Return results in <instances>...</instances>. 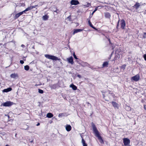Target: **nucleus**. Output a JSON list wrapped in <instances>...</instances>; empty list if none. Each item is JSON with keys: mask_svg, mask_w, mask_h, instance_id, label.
I'll return each mask as SVG.
<instances>
[{"mask_svg": "<svg viewBox=\"0 0 146 146\" xmlns=\"http://www.w3.org/2000/svg\"><path fill=\"white\" fill-rule=\"evenodd\" d=\"M91 125L92 128L95 134V136L98 138L101 144H104V142L102 137L100 136V133L96 127L95 124L93 123H91Z\"/></svg>", "mask_w": 146, "mask_h": 146, "instance_id": "f257e3e1", "label": "nucleus"}, {"mask_svg": "<svg viewBox=\"0 0 146 146\" xmlns=\"http://www.w3.org/2000/svg\"><path fill=\"white\" fill-rule=\"evenodd\" d=\"M110 91L109 90L108 92L104 93L103 94V98L105 99L106 101H108L111 100V97L113 96L112 94L110 93Z\"/></svg>", "mask_w": 146, "mask_h": 146, "instance_id": "f03ea898", "label": "nucleus"}, {"mask_svg": "<svg viewBox=\"0 0 146 146\" xmlns=\"http://www.w3.org/2000/svg\"><path fill=\"white\" fill-rule=\"evenodd\" d=\"M119 23L120 25V28L122 29H124L125 28V22L124 19H122L120 21L119 20L117 22L116 28L118 29L119 27Z\"/></svg>", "mask_w": 146, "mask_h": 146, "instance_id": "7ed1b4c3", "label": "nucleus"}, {"mask_svg": "<svg viewBox=\"0 0 146 146\" xmlns=\"http://www.w3.org/2000/svg\"><path fill=\"white\" fill-rule=\"evenodd\" d=\"M44 56L46 58L51 59L52 60H60V59H58V58L54 56L51 55L49 54H46L44 55Z\"/></svg>", "mask_w": 146, "mask_h": 146, "instance_id": "20e7f679", "label": "nucleus"}, {"mask_svg": "<svg viewBox=\"0 0 146 146\" xmlns=\"http://www.w3.org/2000/svg\"><path fill=\"white\" fill-rule=\"evenodd\" d=\"M13 104V102L9 101H7L3 104V105L5 107H9L12 106Z\"/></svg>", "mask_w": 146, "mask_h": 146, "instance_id": "39448f33", "label": "nucleus"}, {"mask_svg": "<svg viewBox=\"0 0 146 146\" xmlns=\"http://www.w3.org/2000/svg\"><path fill=\"white\" fill-rule=\"evenodd\" d=\"M70 3L72 5H77L79 4L80 3L77 0H72Z\"/></svg>", "mask_w": 146, "mask_h": 146, "instance_id": "423d86ee", "label": "nucleus"}, {"mask_svg": "<svg viewBox=\"0 0 146 146\" xmlns=\"http://www.w3.org/2000/svg\"><path fill=\"white\" fill-rule=\"evenodd\" d=\"M139 79V76L138 75H137L134 76L132 77L131 79L132 80H134L135 81H138Z\"/></svg>", "mask_w": 146, "mask_h": 146, "instance_id": "0eeeda50", "label": "nucleus"}, {"mask_svg": "<svg viewBox=\"0 0 146 146\" xmlns=\"http://www.w3.org/2000/svg\"><path fill=\"white\" fill-rule=\"evenodd\" d=\"M38 6V5H33L32 6H31L30 7H29L27 8L26 9V10L27 11H28L29 10H31L32 9L34 8H35L36 7H37Z\"/></svg>", "mask_w": 146, "mask_h": 146, "instance_id": "6e6552de", "label": "nucleus"}, {"mask_svg": "<svg viewBox=\"0 0 146 146\" xmlns=\"http://www.w3.org/2000/svg\"><path fill=\"white\" fill-rule=\"evenodd\" d=\"M126 66V65L125 64H124L122 65L121 66H119V68L120 69V71L123 72L124 71Z\"/></svg>", "mask_w": 146, "mask_h": 146, "instance_id": "1a4fd4ad", "label": "nucleus"}, {"mask_svg": "<svg viewBox=\"0 0 146 146\" xmlns=\"http://www.w3.org/2000/svg\"><path fill=\"white\" fill-rule=\"evenodd\" d=\"M67 60L68 62L71 64H73L74 63L73 58L72 56L67 58Z\"/></svg>", "mask_w": 146, "mask_h": 146, "instance_id": "9d476101", "label": "nucleus"}, {"mask_svg": "<svg viewBox=\"0 0 146 146\" xmlns=\"http://www.w3.org/2000/svg\"><path fill=\"white\" fill-rule=\"evenodd\" d=\"M111 103L112 105H113V107H114V108H118L119 105L116 102H112Z\"/></svg>", "mask_w": 146, "mask_h": 146, "instance_id": "9b49d317", "label": "nucleus"}, {"mask_svg": "<svg viewBox=\"0 0 146 146\" xmlns=\"http://www.w3.org/2000/svg\"><path fill=\"white\" fill-rule=\"evenodd\" d=\"M72 129L71 126L69 125H66V129L68 131H69L71 130Z\"/></svg>", "mask_w": 146, "mask_h": 146, "instance_id": "f8f14e48", "label": "nucleus"}, {"mask_svg": "<svg viewBox=\"0 0 146 146\" xmlns=\"http://www.w3.org/2000/svg\"><path fill=\"white\" fill-rule=\"evenodd\" d=\"M10 77L11 78H16L18 77V74H15V73L12 74L10 75Z\"/></svg>", "mask_w": 146, "mask_h": 146, "instance_id": "ddd939ff", "label": "nucleus"}, {"mask_svg": "<svg viewBox=\"0 0 146 146\" xmlns=\"http://www.w3.org/2000/svg\"><path fill=\"white\" fill-rule=\"evenodd\" d=\"M84 30V29H75L74 30L73 34L74 35L75 33H77L78 32H80Z\"/></svg>", "mask_w": 146, "mask_h": 146, "instance_id": "4468645a", "label": "nucleus"}, {"mask_svg": "<svg viewBox=\"0 0 146 146\" xmlns=\"http://www.w3.org/2000/svg\"><path fill=\"white\" fill-rule=\"evenodd\" d=\"M58 87V85L56 84H52L50 85V87L51 89H56Z\"/></svg>", "mask_w": 146, "mask_h": 146, "instance_id": "2eb2a0df", "label": "nucleus"}, {"mask_svg": "<svg viewBox=\"0 0 146 146\" xmlns=\"http://www.w3.org/2000/svg\"><path fill=\"white\" fill-rule=\"evenodd\" d=\"M120 58V55L119 54H116L115 55V56L114 58L113 59L112 61H115V60H118L119 58Z\"/></svg>", "mask_w": 146, "mask_h": 146, "instance_id": "dca6fc26", "label": "nucleus"}, {"mask_svg": "<svg viewBox=\"0 0 146 146\" xmlns=\"http://www.w3.org/2000/svg\"><path fill=\"white\" fill-rule=\"evenodd\" d=\"M123 143L125 145H128V138H124L123 139Z\"/></svg>", "mask_w": 146, "mask_h": 146, "instance_id": "f3484780", "label": "nucleus"}, {"mask_svg": "<svg viewBox=\"0 0 146 146\" xmlns=\"http://www.w3.org/2000/svg\"><path fill=\"white\" fill-rule=\"evenodd\" d=\"M22 14L20 13V12H19L18 13H17L16 14L15 16L14 17V18L15 19H16L18 18Z\"/></svg>", "mask_w": 146, "mask_h": 146, "instance_id": "a211bd4d", "label": "nucleus"}, {"mask_svg": "<svg viewBox=\"0 0 146 146\" xmlns=\"http://www.w3.org/2000/svg\"><path fill=\"white\" fill-rule=\"evenodd\" d=\"M70 87L72 88L74 90H75L77 89V87L74 84H71L70 85Z\"/></svg>", "mask_w": 146, "mask_h": 146, "instance_id": "6ab92c4d", "label": "nucleus"}, {"mask_svg": "<svg viewBox=\"0 0 146 146\" xmlns=\"http://www.w3.org/2000/svg\"><path fill=\"white\" fill-rule=\"evenodd\" d=\"M105 16L106 18H110L111 17V15L109 13L107 12L105 13Z\"/></svg>", "mask_w": 146, "mask_h": 146, "instance_id": "aec40b11", "label": "nucleus"}, {"mask_svg": "<svg viewBox=\"0 0 146 146\" xmlns=\"http://www.w3.org/2000/svg\"><path fill=\"white\" fill-rule=\"evenodd\" d=\"M12 90V89L11 88H7L3 90V92H8L11 91Z\"/></svg>", "mask_w": 146, "mask_h": 146, "instance_id": "412c9836", "label": "nucleus"}, {"mask_svg": "<svg viewBox=\"0 0 146 146\" xmlns=\"http://www.w3.org/2000/svg\"><path fill=\"white\" fill-rule=\"evenodd\" d=\"M49 16L47 15H45L43 16L42 17V19L44 21H46L48 19Z\"/></svg>", "mask_w": 146, "mask_h": 146, "instance_id": "4be33fe9", "label": "nucleus"}, {"mask_svg": "<svg viewBox=\"0 0 146 146\" xmlns=\"http://www.w3.org/2000/svg\"><path fill=\"white\" fill-rule=\"evenodd\" d=\"M53 116V114L50 113H48L46 115V117L49 118H50L52 117Z\"/></svg>", "mask_w": 146, "mask_h": 146, "instance_id": "5701e85b", "label": "nucleus"}, {"mask_svg": "<svg viewBox=\"0 0 146 146\" xmlns=\"http://www.w3.org/2000/svg\"><path fill=\"white\" fill-rule=\"evenodd\" d=\"M108 62H104L102 64V67H108Z\"/></svg>", "mask_w": 146, "mask_h": 146, "instance_id": "b1692460", "label": "nucleus"}, {"mask_svg": "<svg viewBox=\"0 0 146 146\" xmlns=\"http://www.w3.org/2000/svg\"><path fill=\"white\" fill-rule=\"evenodd\" d=\"M114 70L115 72L117 73H119L121 72L120 69L118 67L115 68L114 69Z\"/></svg>", "mask_w": 146, "mask_h": 146, "instance_id": "393cba45", "label": "nucleus"}, {"mask_svg": "<svg viewBox=\"0 0 146 146\" xmlns=\"http://www.w3.org/2000/svg\"><path fill=\"white\" fill-rule=\"evenodd\" d=\"M82 143L83 146H88L87 144L85 143V141L83 138L82 139Z\"/></svg>", "mask_w": 146, "mask_h": 146, "instance_id": "a878e982", "label": "nucleus"}, {"mask_svg": "<svg viewBox=\"0 0 146 146\" xmlns=\"http://www.w3.org/2000/svg\"><path fill=\"white\" fill-rule=\"evenodd\" d=\"M140 5L139 3H137L134 5L136 9H137L140 6Z\"/></svg>", "mask_w": 146, "mask_h": 146, "instance_id": "bb28decb", "label": "nucleus"}, {"mask_svg": "<svg viewBox=\"0 0 146 146\" xmlns=\"http://www.w3.org/2000/svg\"><path fill=\"white\" fill-rule=\"evenodd\" d=\"M88 23L89 25L90 26V27H91L95 29V27L93 26L90 20L88 21Z\"/></svg>", "mask_w": 146, "mask_h": 146, "instance_id": "cd10ccee", "label": "nucleus"}, {"mask_svg": "<svg viewBox=\"0 0 146 146\" xmlns=\"http://www.w3.org/2000/svg\"><path fill=\"white\" fill-rule=\"evenodd\" d=\"M24 69L26 70H28L29 69V67L28 65H26L24 66Z\"/></svg>", "mask_w": 146, "mask_h": 146, "instance_id": "c85d7f7f", "label": "nucleus"}, {"mask_svg": "<svg viewBox=\"0 0 146 146\" xmlns=\"http://www.w3.org/2000/svg\"><path fill=\"white\" fill-rule=\"evenodd\" d=\"M38 92L40 94H43L44 92L43 90L40 89H38Z\"/></svg>", "mask_w": 146, "mask_h": 146, "instance_id": "c756f323", "label": "nucleus"}, {"mask_svg": "<svg viewBox=\"0 0 146 146\" xmlns=\"http://www.w3.org/2000/svg\"><path fill=\"white\" fill-rule=\"evenodd\" d=\"M67 19H68L69 21H71L72 20H71V16L70 15V16H68V17L67 18Z\"/></svg>", "mask_w": 146, "mask_h": 146, "instance_id": "7c9ffc66", "label": "nucleus"}, {"mask_svg": "<svg viewBox=\"0 0 146 146\" xmlns=\"http://www.w3.org/2000/svg\"><path fill=\"white\" fill-rule=\"evenodd\" d=\"M26 11H27L26 10V9L24 10V11H22V12H20V13H21V14L22 15L24 13H25V12Z\"/></svg>", "mask_w": 146, "mask_h": 146, "instance_id": "2f4dec72", "label": "nucleus"}, {"mask_svg": "<svg viewBox=\"0 0 146 146\" xmlns=\"http://www.w3.org/2000/svg\"><path fill=\"white\" fill-rule=\"evenodd\" d=\"M143 37L145 38H146V32L144 33Z\"/></svg>", "mask_w": 146, "mask_h": 146, "instance_id": "473e14b6", "label": "nucleus"}, {"mask_svg": "<svg viewBox=\"0 0 146 146\" xmlns=\"http://www.w3.org/2000/svg\"><path fill=\"white\" fill-rule=\"evenodd\" d=\"M73 56H74V58L75 59H78V58H77L76 56V55L75 54V53H74V54H73Z\"/></svg>", "mask_w": 146, "mask_h": 146, "instance_id": "72a5a7b5", "label": "nucleus"}, {"mask_svg": "<svg viewBox=\"0 0 146 146\" xmlns=\"http://www.w3.org/2000/svg\"><path fill=\"white\" fill-rule=\"evenodd\" d=\"M143 58H144L145 60L146 61V54H145L143 55Z\"/></svg>", "mask_w": 146, "mask_h": 146, "instance_id": "f704fd0d", "label": "nucleus"}, {"mask_svg": "<svg viewBox=\"0 0 146 146\" xmlns=\"http://www.w3.org/2000/svg\"><path fill=\"white\" fill-rule=\"evenodd\" d=\"M20 62L22 64H23L24 63V62L23 60H20Z\"/></svg>", "mask_w": 146, "mask_h": 146, "instance_id": "c9c22d12", "label": "nucleus"}, {"mask_svg": "<svg viewBox=\"0 0 146 146\" xmlns=\"http://www.w3.org/2000/svg\"><path fill=\"white\" fill-rule=\"evenodd\" d=\"M77 77H78L79 78H81V76L79 74H78L77 76Z\"/></svg>", "mask_w": 146, "mask_h": 146, "instance_id": "e433bc0d", "label": "nucleus"}, {"mask_svg": "<svg viewBox=\"0 0 146 146\" xmlns=\"http://www.w3.org/2000/svg\"><path fill=\"white\" fill-rule=\"evenodd\" d=\"M90 6V3H88L87 4V7H89Z\"/></svg>", "mask_w": 146, "mask_h": 146, "instance_id": "4c0bfd02", "label": "nucleus"}, {"mask_svg": "<svg viewBox=\"0 0 146 146\" xmlns=\"http://www.w3.org/2000/svg\"><path fill=\"white\" fill-rule=\"evenodd\" d=\"M97 8H96L95 10L93 12V13H94L96 11H97Z\"/></svg>", "mask_w": 146, "mask_h": 146, "instance_id": "58836bf2", "label": "nucleus"}, {"mask_svg": "<svg viewBox=\"0 0 146 146\" xmlns=\"http://www.w3.org/2000/svg\"><path fill=\"white\" fill-rule=\"evenodd\" d=\"M144 108L145 110H146V105H144Z\"/></svg>", "mask_w": 146, "mask_h": 146, "instance_id": "ea45409f", "label": "nucleus"}, {"mask_svg": "<svg viewBox=\"0 0 146 146\" xmlns=\"http://www.w3.org/2000/svg\"><path fill=\"white\" fill-rule=\"evenodd\" d=\"M40 125V123H38L36 125L37 126L39 125Z\"/></svg>", "mask_w": 146, "mask_h": 146, "instance_id": "a19ab883", "label": "nucleus"}, {"mask_svg": "<svg viewBox=\"0 0 146 146\" xmlns=\"http://www.w3.org/2000/svg\"><path fill=\"white\" fill-rule=\"evenodd\" d=\"M108 40H109L110 43L111 44V42L110 39H108Z\"/></svg>", "mask_w": 146, "mask_h": 146, "instance_id": "79ce46f5", "label": "nucleus"}, {"mask_svg": "<svg viewBox=\"0 0 146 146\" xmlns=\"http://www.w3.org/2000/svg\"><path fill=\"white\" fill-rule=\"evenodd\" d=\"M108 40H109L110 43L111 44V42L110 39H108Z\"/></svg>", "mask_w": 146, "mask_h": 146, "instance_id": "37998d69", "label": "nucleus"}, {"mask_svg": "<svg viewBox=\"0 0 146 146\" xmlns=\"http://www.w3.org/2000/svg\"><path fill=\"white\" fill-rule=\"evenodd\" d=\"M130 140L128 139V146L129 145V144L130 143Z\"/></svg>", "mask_w": 146, "mask_h": 146, "instance_id": "c03bdc74", "label": "nucleus"}, {"mask_svg": "<svg viewBox=\"0 0 146 146\" xmlns=\"http://www.w3.org/2000/svg\"><path fill=\"white\" fill-rule=\"evenodd\" d=\"M25 46L23 44H22L21 45V46L22 47H24Z\"/></svg>", "mask_w": 146, "mask_h": 146, "instance_id": "a18cd8bd", "label": "nucleus"}, {"mask_svg": "<svg viewBox=\"0 0 146 146\" xmlns=\"http://www.w3.org/2000/svg\"><path fill=\"white\" fill-rule=\"evenodd\" d=\"M5 146H10L9 145H6Z\"/></svg>", "mask_w": 146, "mask_h": 146, "instance_id": "49530a36", "label": "nucleus"}, {"mask_svg": "<svg viewBox=\"0 0 146 146\" xmlns=\"http://www.w3.org/2000/svg\"><path fill=\"white\" fill-rule=\"evenodd\" d=\"M7 116H8V118H9V117H9V115H7Z\"/></svg>", "mask_w": 146, "mask_h": 146, "instance_id": "de8ad7c7", "label": "nucleus"}, {"mask_svg": "<svg viewBox=\"0 0 146 146\" xmlns=\"http://www.w3.org/2000/svg\"><path fill=\"white\" fill-rule=\"evenodd\" d=\"M33 48H34V46L33 47Z\"/></svg>", "mask_w": 146, "mask_h": 146, "instance_id": "09e8293b", "label": "nucleus"}, {"mask_svg": "<svg viewBox=\"0 0 146 146\" xmlns=\"http://www.w3.org/2000/svg\"><path fill=\"white\" fill-rule=\"evenodd\" d=\"M112 53L111 54V55H112Z\"/></svg>", "mask_w": 146, "mask_h": 146, "instance_id": "8fccbe9b", "label": "nucleus"}]
</instances>
